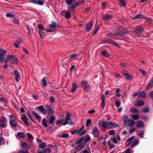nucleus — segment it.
Segmentation results:
<instances>
[{"instance_id":"55","label":"nucleus","mask_w":153,"mask_h":153,"mask_svg":"<svg viewBox=\"0 0 153 153\" xmlns=\"http://www.w3.org/2000/svg\"><path fill=\"white\" fill-rule=\"evenodd\" d=\"M4 55L0 54V61L1 62H2L3 61L4 58Z\"/></svg>"},{"instance_id":"11","label":"nucleus","mask_w":153,"mask_h":153,"mask_svg":"<svg viewBox=\"0 0 153 153\" xmlns=\"http://www.w3.org/2000/svg\"><path fill=\"white\" fill-rule=\"evenodd\" d=\"M135 124V122L131 119H129L127 121V125L126 126H133Z\"/></svg>"},{"instance_id":"24","label":"nucleus","mask_w":153,"mask_h":153,"mask_svg":"<svg viewBox=\"0 0 153 153\" xmlns=\"http://www.w3.org/2000/svg\"><path fill=\"white\" fill-rule=\"evenodd\" d=\"M84 139L83 137H82L78 139L76 141V143L77 145L80 144L82 143Z\"/></svg>"},{"instance_id":"35","label":"nucleus","mask_w":153,"mask_h":153,"mask_svg":"<svg viewBox=\"0 0 153 153\" xmlns=\"http://www.w3.org/2000/svg\"><path fill=\"white\" fill-rule=\"evenodd\" d=\"M143 15L141 14H139L138 15H136L134 16V19H137L139 18H143Z\"/></svg>"},{"instance_id":"8","label":"nucleus","mask_w":153,"mask_h":153,"mask_svg":"<svg viewBox=\"0 0 153 153\" xmlns=\"http://www.w3.org/2000/svg\"><path fill=\"white\" fill-rule=\"evenodd\" d=\"M92 132L95 137H97L99 136L100 131L98 128L97 127H94L93 128Z\"/></svg>"},{"instance_id":"23","label":"nucleus","mask_w":153,"mask_h":153,"mask_svg":"<svg viewBox=\"0 0 153 153\" xmlns=\"http://www.w3.org/2000/svg\"><path fill=\"white\" fill-rule=\"evenodd\" d=\"M21 119L27 125H29V123L27 121V117L26 116H23Z\"/></svg>"},{"instance_id":"6","label":"nucleus","mask_w":153,"mask_h":153,"mask_svg":"<svg viewBox=\"0 0 153 153\" xmlns=\"http://www.w3.org/2000/svg\"><path fill=\"white\" fill-rule=\"evenodd\" d=\"M81 85L84 90L88 91L90 88L88 83L85 81H82L81 82Z\"/></svg>"},{"instance_id":"41","label":"nucleus","mask_w":153,"mask_h":153,"mask_svg":"<svg viewBox=\"0 0 153 153\" xmlns=\"http://www.w3.org/2000/svg\"><path fill=\"white\" fill-rule=\"evenodd\" d=\"M6 53H7L6 51L2 49V48H0V55H5Z\"/></svg>"},{"instance_id":"54","label":"nucleus","mask_w":153,"mask_h":153,"mask_svg":"<svg viewBox=\"0 0 153 153\" xmlns=\"http://www.w3.org/2000/svg\"><path fill=\"white\" fill-rule=\"evenodd\" d=\"M63 121V119H59L57 120V121L56 122V123L57 125H58L61 123H62Z\"/></svg>"},{"instance_id":"9","label":"nucleus","mask_w":153,"mask_h":153,"mask_svg":"<svg viewBox=\"0 0 153 153\" xmlns=\"http://www.w3.org/2000/svg\"><path fill=\"white\" fill-rule=\"evenodd\" d=\"M103 42L109 43L115 45H116L118 44L117 43L114 42V41L111 40V39H105L104 40Z\"/></svg>"},{"instance_id":"46","label":"nucleus","mask_w":153,"mask_h":153,"mask_svg":"<svg viewBox=\"0 0 153 153\" xmlns=\"http://www.w3.org/2000/svg\"><path fill=\"white\" fill-rule=\"evenodd\" d=\"M144 104V102L142 100H140L137 102V105H143Z\"/></svg>"},{"instance_id":"15","label":"nucleus","mask_w":153,"mask_h":153,"mask_svg":"<svg viewBox=\"0 0 153 153\" xmlns=\"http://www.w3.org/2000/svg\"><path fill=\"white\" fill-rule=\"evenodd\" d=\"M128 116L127 115H124L123 116V123L124 126L126 127L127 125V121L128 120Z\"/></svg>"},{"instance_id":"48","label":"nucleus","mask_w":153,"mask_h":153,"mask_svg":"<svg viewBox=\"0 0 153 153\" xmlns=\"http://www.w3.org/2000/svg\"><path fill=\"white\" fill-rule=\"evenodd\" d=\"M139 70L142 73L143 75L146 76V71L142 69H140Z\"/></svg>"},{"instance_id":"21","label":"nucleus","mask_w":153,"mask_h":153,"mask_svg":"<svg viewBox=\"0 0 153 153\" xmlns=\"http://www.w3.org/2000/svg\"><path fill=\"white\" fill-rule=\"evenodd\" d=\"M21 39H18L15 42L14 44V45L17 48H19V45L21 43Z\"/></svg>"},{"instance_id":"32","label":"nucleus","mask_w":153,"mask_h":153,"mask_svg":"<svg viewBox=\"0 0 153 153\" xmlns=\"http://www.w3.org/2000/svg\"><path fill=\"white\" fill-rule=\"evenodd\" d=\"M42 123L43 126L45 127H48V125L47 123L46 120L45 119H43L42 120Z\"/></svg>"},{"instance_id":"60","label":"nucleus","mask_w":153,"mask_h":153,"mask_svg":"<svg viewBox=\"0 0 153 153\" xmlns=\"http://www.w3.org/2000/svg\"><path fill=\"white\" fill-rule=\"evenodd\" d=\"M122 153H131V149L130 148H128L126 151Z\"/></svg>"},{"instance_id":"29","label":"nucleus","mask_w":153,"mask_h":153,"mask_svg":"<svg viewBox=\"0 0 153 153\" xmlns=\"http://www.w3.org/2000/svg\"><path fill=\"white\" fill-rule=\"evenodd\" d=\"M7 101L4 97H0V102L2 103H6L7 102Z\"/></svg>"},{"instance_id":"3","label":"nucleus","mask_w":153,"mask_h":153,"mask_svg":"<svg viewBox=\"0 0 153 153\" xmlns=\"http://www.w3.org/2000/svg\"><path fill=\"white\" fill-rule=\"evenodd\" d=\"M5 62L6 64H7L8 62L10 63H16L17 62V59L14 55H11L7 56Z\"/></svg>"},{"instance_id":"64","label":"nucleus","mask_w":153,"mask_h":153,"mask_svg":"<svg viewBox=\"0 0 153 153\" xmlns=\"http://www.w3.org/2000/svg\"><path fill=\"white\" fill-rule=\"evenodd\" d=\"M114 130H111L109 131V133L110 135H111L114 134Z\"/></svg>"},{"instance_id":"16","label":"nucleus","mask_w":153,"mask_h":153,"mask_svg":"<svg viewBox=\"0 0 153 153\" xmlns=\"http://www.w3.org/2000/svg\"><path fill=\"white\" fill-rule=\"evenodd\" d=\"M93 24L91 22L87 24L86 26V29L87 31H89L92 27Z\"/></svg>"},{"instance_id":"39","label":"nucleus","mask_w":153,"mask_h":153,"mask_svg":"<svg viewBox=\"0 0 153 153\" xmlns=\"http://www.w3.org/2000/svg\"><path fill=\"white\" fill-rule=\"evenodd\" d=\"M73 88L71 90V91L73 92L75 91L77 88V85L76 83H74L73 85Z\"/></svg>"},{"instance_id":"28","label":"nucleus","mask_w":153,"mask_h":153,"mask_svg":"<svg viewBox=\"0 0 153 153\" xmlns=\"http://www.w3.org/2000/svg\"><path fill=\"white\" fill-rule=\"evenodd\" d=\"M143 27H139L136 29L135 32L136 33H141L143 31Z\"/></svg>"},{"instance_id":"38","label":"nucleus","mask_w":153,"mask_h":153,"mask_svg":"<svg viewBox=\"0 0 153 153\" xmlns=\"http://www.w3.org/2000/svg\"><path fill=\"white\" fill-rule=\"evenodd\" d=\"M12 21L16 25H19V21H18V19L16 18H14L12 19Z\"/></svg>"},{"instance_id":"4","label":"nucleus","mask_w":153,"mask_h":153,"mask_svg":"<svg viewBox=\"0 0 153 153\" xmlns=\"http://www.w3.org/2000/svg\"><path fill=\"white\" fill-rule=\"evenodd\" d=\"M102 127L104 128H106L108 126L109 127H117L118 126L117 124L111 122H107L106 121H103L102 124Z\"/></svg>"},{"instance_id":"61","label":"nucleus","mask_w":153,"mask_h":153,"mask_svg":"<svg viewBox=\"0 0 153 153\" xmlns=\"http://www.w3.org/2000/svg\"><path fill=\"white\" fill-rule=\"evenodd\" d=\"M120 65L123 67H127V65L125 63H120Z\"/></svg>"},{"instance_id":"7","label":"nucleus","mask_w":153,"mask_h":153,"mask_svg":"<svg viewBox=\"0 0 153 153\" xmlns=\"http://www.w3.org/2000/svg\"><path fill=\"white\" fill-rule=\"evenodd\" d=\"M85 143L83 142L77 145V146L75 147V149L76 151H78L82 150L84 148L85 146Z\"/></svg>"},{"instance_id":"1","label":"nucleus","mask_w":153,"mask_h":153,"mask_svg":"<svg viewBox=\"0 0 153 153\" xmlns=\"http://www.w3.org/2000/svg\"><path fill=\"white\" fill-rule=\"evenodd\" d=\"M76 0H66V2L67 4V7L69 10L71 11H74L76 7L79 5L83 1L81 2L77 1L75 2Z\"/></svg>"},{"instance_id":"63","label":"nucleus","mask_w":153,"mask_h":153,"mask_svg":"<svg viewBox=\"0 0 153 153\" xmlns=\"http://www.w3.org/2000/svg\"><path fill=\"white\" fill-rule=\"evenodd\" d=\"M76 56V54H71L70 56V59H73Z\"/></svg>"},{"instance_id":"20","label":"nucleus","mask_w":153,"mask_h":153,"mask_svg":"<svg viewBox=\"0 0 153 153\" xmlns=\"http://www.w3.org/2000/svg\"><path fill=\"white\" fill-rule=\"evenodd\" d=\"M22 148L25 149H28L29 146L27 145V143L25 142H23L21 144Z\"/></svg>"},{"instance_id":"59","label":"nucleus","mask_w":153,"mask_h":153,"mask_svg":"<svg viewBox=\"0 0 153 153\" xmlns=\"http://www.w3.org/2000/svg\"><path fill=\"white\" fill-rule=\"evenodd\" d=\"M112 140L113 141V142L115 144H117L118 143L117 140V138L116 137L113 138L112 139Z\"/></svg>"},{"instance_id":"14","label":"nucleus","mask_w":153,"mask_h":153,"mask_svg":"<svg viewBox=\"0 0 153 153\" xmlns=\"http://www.w3.org/2000/svg\"><path fill=\"white\" fill-rule=\"evenodd\" d=\"M112 18V16L109 14H105L103 15L102 19L103 20L109 19Z\"/></svg>"},{"instance_id":"26","label":"nucleus","mask_w":153,"mask_h":153,"mask_svg":"<svg viewBox=\"0 0 153 153\" xmlns=\"http://www.w3.org/2000/svg\"><path fill=\"white\" fill-rule=\"evenodd\" d=\"M139 97H142L143 98H145L146 97V95L145 92L142 91L141 92H139Z\"/></svg>"},{"instance_id":"43","label":"nucleus","mask_w":153,"mask_h":153,"mask_svg":"<svg viewBox=\"0 0 153 153\" xmlns=\"http://www.w3.org/2000/svg\"><path fill=\"white\" fill-rule=\"evenodd\" d=\"M119 4L121 6H124L126 5V3L124 1L122 0H119Z\"/></svg>"},{"instance_id":"47","label":"nucleus","mask_w":153,"mask_h":153,"mask_svg":"<svg viewBox=\"0 0 153 153\" xmlns=\"http://www.w3.org/2000/svg\"><path fill=\"white\" fill-rule=\"evenodd\" d=\"M102 55L106 57H108L109 56L108 54L105 51H102Z\"/></svg>"},{"instance_id":"10","label":"nucleus","mask_w":153,"mask_h":153,"mask_svg":"<svg viewBox=\"0 0 153 153\" xmlns=\"http://www.w3.org/2000/svg\"><path fill=\"white\" fill-rule=\"evenodd\" d=\"M58 25L54 21L52 22L51 24H50L49 25V27L50 28L53 29H55L56 27H58Z\"/></svg>"},{"instance_id":"19","label":"nucleus","mask_w":153,"mask_h":153,"mask_svg":"<svg viewBox=\"0 0 153 153\" xmlns=\"http://www.w3.org/2000/svg\"><path fill=\"white\" fill-rule=\"evenodd\" d=\"M48 106H47V108H46V109H47L48 110V114L49 115L53 114L54 112V111L52 109L48 107Z\"/></svg>"},{"instance_id":"22","label":"nucleus","mask_w":153,"mask_h":153,"mask_svg":"<svg viewBox=\"0 0 153 153\" xmlns=\"http://www.w3.org/2000/svg\"><path fill=\"white\" fill-rule=\"evenodd\" d=\"M124 74L126 76L125 79L127 80H130L131 79V76L130 74L126 72L124 73Z\"/></svg>"},{"instance_id":"33","label":"nucleus","mask_w":153,"mask_h":153,"mask_svg":"<svg viewBox=\"0 0 153 153\" xmlns=\"http://www.w3.org/2000/svg\"><path fill=\"white\" fill-rule=\"evenodd\" d=\"M71 17V13L70 12L68 11L65 13V17L66 19H69Z\"/></svg>"},{"instance_id":"27","label":"nucleus","mask_w":153,"mask_h":153,"mask_svg":"<svg viewBox=\"0 0 153 153\" xmlns=\"http://www.w3.org/2000/svg\"><path fill=\"white\" fill-rule=\"evenodd\" d=\"M17 135L18 137L22 138H24L25 137V135L23 133L19 132L17 133Z\"/></svg>"},{"instance_id":"56","label":"nucleus","mask_w":153,"mask_h":153,"mask_svg":"<svg viewBox=\"0 0 153 153\" xmlns=\"http://www.w3.org/2000/svg\"><path fill=\"white\" fill-rule=\"evenodd\" d=\"M37 32L38 33L41 39L43 38V36L42 35V33L40 30H38Z\"/></svg>"},{"instance_id":"25","label":"nucleus","mask_w":153,"mask_h":153,"mask_svg":"<svg viewBox=\"0 0 153 153\" xmlns=\"http://www.w3.org/2000/svg\"><path fill=\"white\" fill-rule=\"evenodd\" d=\"M41 82L42 84V86L45 87L47 85V82L46 79L44 77L42 80Z\"/></svg>"},{"instance_id":"17","label":"nucleus","mask_w":153,"mask_h":153,"mask_svg":"<svg viewBox=\"0 0 153 153\" xmlns=\"http://www.w3.org/2000/svg\"><path fill=\"white\" fill-rule=\"evenodd\" d=\"M137 127L138 128H140L144 126V124L141 121H139L137 123Z\"/></svg>"},{"instance_id":"34","label":"nucleus","mask_w":153,"mask_h":153,"mask_svg":"<svg viewBox=\"0 0 153 153\" xmlns=\"http://www.w3.org/2000/svg\"><path fill=\"white\" fill-rule=\"evenodd\" d=\"M85 131L83 130L82 131H78L77 134H79V136H81L85 134Z\"/></svg>"},{"instance_id":"52","label":"nucleus","mask_w":153,"mask_h":153,"mask_svg":"<svg viewBox=\"0 0 153 153\" xmlns=\"http://www.w3.org/2000/svg\"><path fill=\"white\" fill-rule=\"evenodd\" d=\"M38 28L39 29L38 30H43L44 28V27L42 24H39L38 25Z\"/></svg>"},{"instance_id":"37","label":"nucleus","mask_w":153,"mask_h":153,"mask_svg":"<svg viewBox=\"0 0 153 153\" xmlns=\"http://www.w3.org/2000/svg\"><path fill=\"white\" fill-rule=\"evenodd\" d=\"M55 119V117L54 116H52L49 120L50 123L51 124H53L54 123V121Z\"/></svg>"},{"instance_id":"30","label":"nucleus","mask_w":153,"mask_h":153,"mask_svg":"<svg viewBox=\"0 0 153 153\" xmlns=\"http://www.w3.org/2000/svg\"><path fill=\"white\" fill-rule=\"evenodd\" d=\"M38 108L39 111L42 112L43 114H45L46 113V112L45 111V108L42 106H39L38 107Z\"/></svg>"},{"instance_id":"44","label":"nucleus","mask_w":153,"mask_h":153,"mask_svg":"<svg viewBox=\"0 0 153 153\" xmlns=\"http://www.w3.org/2000/svg\"><path fill=\"white\" fill-rule=\"evenodd\" d=\"M105 96L104 94H102V105H105Z\"/></svg>"},{"instance_id":"5","label":"nucleus","mask_w":153,"mask_h":153,"mask_svg":"<svg viewBox=\"0 0 153 153\" xmlns=\"http://www.w3.org/2000/svg\"><path fill=\"white\" fill-rule=\"evenodd\" d=\"M9 118L10 119L9 123L10 126L13 128L16 127L17 125V122L15 117L12 115H10Z\"/></svg>"},{"instance_id":"50","label":"nucleus","mask_w":153,"mask_h":153,"mask_svg":"<svg viewBox=\"0 0 153 153\" xmlns=\"http://www.w3.org/2000/svg\"><path fill=\"white\" fill-rule=\"evenodd\" d=\"M131 111L132 113H138L139 112L138 110L135 108L132 109Z\"/></svg>"},{"instance_id":"18","label":"nucleus","mask_w":153,"mask_h":153,"mask_svg":"<svg viewBox=\"0 0 153 153\" xmlns=\"http://www.w3.org/2000/svg\"><path fill=\"white\" fill-rule=\"evenodd\" d=\"M7 125L5 121L2 120H0V127L4 128Z\"/></svg>"},{"instance_id":"36","label":"nucleus","mask_w":153,"mask_h":153,"mask_svg":"<svg viewBox=\"0 0 153 153\" xmlns=\"http://www.w3.org/2000/svg\"><path fill=\"white\" fill-rule=\"evenodd\" d=\"M131 117L133 119L137 120L139 118V116L137 114H133L131 115Z\"/></svg>"},{"instance_id":"53","label":"nucleus","mask_w":153,"mask_h":153,"mask_svg":"<svg viewBox=\"0 0 153 153\" xmlns=\"http://www.w3.org/2000/svg\"><path fill=\"white\" fill-rule=\"evenodd\" d=\"M149 110V108L148 107L143 108V111L144 112H147Z\"/></svg>"},{"instance_id":"45","label":"nucleus","mask_w":153,"mask_h":153,"mask_svg":"<svg viewBox=\"0 0 153 153\" xmlns=\"http://www.w3.org/2000/svg\"><path fill=\"white\" fill-rule=\"evenodd\" d=\"M91 139L90 137L88 135H86L84 138V141L85 142H88Z\"/></svg>"},{"instance_id":"57","label":"nucleus","mask_w":153,"mask_h":153,"mask_svg":"<svg viewBox=\"0 0 153 153\" xmlns=\"http://www.w3.org/2000/svg\"><path fill=\"white\" fill-rule=\"evenodd\" d=\"M91 123V120L90 119L88 120L86 122V126H88Z\"/></svg>"},{"instance_id":"51","label":"nucleus","mask_w":153,"mask_h":153,"mask_svg":"<svg viewBox=\"0 0 153 153\" xmlns=\"http://www.w3.org/2000/svg\"><path fill=\"white\" fill-rule=\"evenodd\" d=\"M44 2L43 0H38L37 4L42 5L44 4Z\"/></svg>"},{"instance_id":"12","label":"nucleus","mask_w":153,"mask_h":153,"mask_svg":"<svg viewBox=\"0 0 153 153\" xmlns=\"http://www.w3.org/2000/svg\"><path fill=\"white\" fill-rule=\"evenodd\" d=\"M13 72L15 74V79L16 81L18 82L19 81V79L20 78V75L19 73L16 71H13Z\"/></svg>"},{"instance_id":"40","label":"nucleus","mask_w":153,"mask_h":153,"mask_svg":"<svg viewBox=\"0 0 153 153\" xmlns=\"http://www.w3.org/2000/svg\"><path fill=\"white\" fill-rule=\"evenodd\" d=\"M71 119V114L69 113H67L66 114L65 119L67 121H69Z\"/></svg>"},{"instance_id":"13","label":"nucleus","mask_w":153,"mask_h":153,"mask_svg":"<svg viewBox=\"0 0 153 153\" xmlns=\"http://www.w3.org/2000/svg\"><path fill=\"white\" fill-rule=\"evenodd\" d=\"M153 86V79L149 82L146 88V90H148Z\"/></svg>"},{"instance_id":"49","label":"nucleus","mask_w":153,"mask_h":153,"mask_svg":"<svg viewBox=\"0 0 153 153\" xmlns=\"http://www.w3.org/2000/svg\"><path fill=\"white\" fill-rule=\"evenodd\" d=\"M39 147L40 148L44 149L46 147L45 144V143H42L40 144L39 145Z\"/></svg>"},{"instance_id":"58","label":"nucleus","mask_w":153,"mask_h":153,"mask_svg":"<svg viewBox=\"0 0 153 153\" xmlns=\"http://www.w3.org/2000/svg\"><path fill=\"white\" fill-rule=\"evenodd\" d=\"M51 151V149L49 148H47L45 149V153H50Z\"/></svg>"},{"instance_id":"42","label":"nucleus","mask_w":153,"mask_h":153,"mask_svg":"<svg viewBox=\"0 0 153 153\" xmlns=\"http://www.w3.org/2000/svg\"><path fill=\"white\" fill-rule=\"evenodd\" d=\"M6 16L7 17H10L11 18H13L15 16V15L12 14L10 13H7L6 14Z\"/></svg>"},{"instance_id":"31","label":"nucleus","mask_w":153,"mask_h":153,"mask_svg":"<svg viewBox=\"0 0 153 153\" xmlns=\"http://www.w3.org/2000/svg\"><path fill=\"white\" fill-rule=\"evenodd\" d=\"M33 114L35 116V117L37 119V120L40 121H41V118L39 115L35 112H34Z\"/></svg>"},{"instance_id":"2","label":"nucleus","mask_w":153,"mask_h":153,"mask_svg":"<svg viewBox=\"0 0 153 153\" xmlns=\"http://www.w3.org/2000/svg\"><path fill=\"white\" fill-rule=\"evenodd\" d=\"M134 137H131L129 138L127 140V141L128 143L127 144V147L128 146L130 145V144H131V147H134L139 144V140L138 139L135 140L132 142V141L134 139Z\"/></svg>"},{"instance_id":"62","label":"nucleus","mask_w":153,"mask_h":153,"mask_svg":"<svg viewBox=\"0 0 153 153\" xmlns=\"http://www.w3.org/2000/svg\"><path fill=\"white\" fill-rule=\"evenodd\" d=\"M139 92L137 93H134L132 95V96L134 97H136L137 96H138L139 97Z\"/></svg>"}]
</instances>
